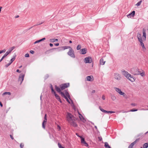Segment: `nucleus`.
Returning <instances> with one entry per match:
<instances>
[{"label":"nucleus","instance_id":"44","mask_svg":"<svg viewBox=\"0 0 148 148\" xmlns=\"http://www.w3.org/2000/svg\"><path fill=\"white\" fill-rule=\"evenodd\" d=\"M45 40V38H42V39L39 40H40V42L44 41V40Z\"/></svg>","mask_w":148,"mask_h":148},{"label":"nucleus","instance_id":"58","mask_svg":"<svg viewBox=\"0 0 148 148\" xmlns=\"http://www.w3.org/2000/svg\"><path fill=\"white\" fill-rule=\"evenodd\" d=\"M10 137L12 139V140H13L14 139V138H13V136H12V135H10Z\"/></svg>","mask_w":148,"mask_h":148},{"label":"nucleus","instance_id":"49","mask_svg":"<svg viewBox=\"0 0 148 148\" xmlns=\"http://www.w3.org/2000/svg\"><path fill=\"white\" fill-rule=\"evenodd\" d=\"M5 58L3 56L2 58H1V59L0 60V62H1L3 60V59Z\"/></svg>","mask_w":148,"mask_h":148},{"label":"nucleus","instance_id":"30","mask_svg":"<svg viewBox=\"0 0 148 148\" xmlns=\"http://www.w3.org/2000/svg\"><path fill=\"white\" fill-rule=\"evenodd\" d=\"M15 48L14 47H11L10 48L9 50L8 51L11 53V51L14 49Z\"/></svg>","mask_w":148,"mask_h":148},{"label":"nucleus","instance_id":"47","mask_svg":"<svg viewBox=\"0 0 148 148\" xmlns=\"http://www.w3.org/2000/svg\"><path fill=\"white\" fill-rule=\"evenodd\" d=\"M44 120H47V114H46L45 115Z\"/></svg>","mask_w":148,"mask_h":148},{"label":"nucleus","instance_id":"22","mask_svg":"<svg viewBox=\"0 0 148 148\" xmlns=\"http://www.w3.org/2000/svg\"><path fill=\"white\" fill-rule=\"evenodd\" d=\"M58 39H57L53 38L50 39V41L51 42H53L56 41H58Z\"/></svg>","mask_w":148,"mask_h":148},{"label":"nucleus","instance_id":"8","mask_svg":"<svg viewBox=\"0 0 148 148\" xmlns=\"http://www.w3.org/2000/svg\"><path fill=\"white\" fill-rule=\"evenodd\" d=\"M122 74L127 78L129 75L130 76V74L127 71L125 70L122 71Z\"/></svg>","mask_w":148,"mask_h":148},{"label":"nucleus","instance_id":"16","mask_svg":"<svg viewBox=\"0 0 148 148\" xmlns=\"http://www.w3.org/2000/svg\"><path fill=\"white\" fill-rule=\"evenodd\" d=\"M80 54H85L86 53V49L84 48L80 50Z\"/></svg>","mask_w":148,"mask_h":148},{"label":"nucleus","instance_id":"45","mask_svg":"<svg viewBox=\"0 0 148 148\" xmlns=\"http://www.w3.org/2000/svg\"><path fill=\"white\" fill-rule=\"evenodd\" d=\"M115 113V112L114 111H108V113L109 114V113H110V114H111V113Z\"/></svg>","mask_w":148,"mask_h":148},{"label":"nucleus","instance_id":"2","mask_svg":"<svg viewBox=\"0 0 148 148\" xmlns=\"http://www.w3.org/2000/svg\"><path fill=\"white\" fill-rule=\"evenodd\" d=\"M61 95L62 97L65 98L69 103H70V102L68 98L69 99H70V96L68 92L67 91L65 90V93L63 92H62Z\"/></svg>","mask_w":148,"mask_h":148},{"label":"nucleus","instance_id":"21","mask_svg":"<svg viewBox=\"0 0 148 148\" xmlns=\"http://www.w3.org/2000/svg\"><path fill=\"white\" fill-rule=\"evenodd\" d=\"M47 120H44L42 123V127L44 129L45 128V125L46 124Z\"/></svg>","mask_w":148,"mask_h":148},{"label":"nucleus","instance_id":"19","mask_svg":"<svg viewBox=\"0 0 148 148\" xmlns=\"http://www.w3.org/2000/svg\"><path fill=\"white\" fill-rule=\"evenodd\" d=\"M105 61H104L103 59V58H101L100 60V64L101 65H103L105 64Z\"/></svg>","mask_w":148,"mask_h":148},{"label":"nucleus","instance_id":"60","mask_svg":"<svg viewBox=\"0 0 148 148\" xmlns=\"http://www.w3.org/2000/svg\"><path fill=\"white\" fill-rule=\"evenodd\" d=\"M49 45L51 47H52L53 46V45L52 43H50Z\"/></svg>","mask_w":148,"mask_h":148},{"label":"nucleus","instance_id":"12","mask_svg":"<svg viewBox=\"0 0 148 148\" xmlns=\"http://www.w3.org/2000/svg\"><path fill=\"white\" fill-rule=\"evenodd\" d=\"M78 114H79V118L80 120L83 122H85L86 121V119L83 116L78 112Z\"/></svg>","mask_w":148,"mask_h":148},{"label":"nucleus","instance_id":"17","mask_svg":"<svg viewBox=\"0 0 148 148\" xmlns=\"http://www.w3.org/2000/svg\"><path fill=\"white\" fill-rule=\"evenodd\" d=\"M146 29H143V36L144 37L145 39L146 38Z\"/></svg>","mask_w":148,"mask_h":148},{"label":"nucleus","instance_id":"13","mask_svg":"<svg viewBox=\"0 0 148 148\" xmlns=\"http://www.w3.org/2000/svg\"><path fill=\"white\" fill-rule=\"evenodd\" d=\"M135 14V11H133L131 13L127 15V17L128 18H131V16L132 17H133L134 16Z\"/></svg>","mask_w":148,"mask_h":148},{"label":"nucleus","instance_id":"27","mask_svg":"<svg viewBox=\"0 0 148 148\" xmlns=\"http://www.w3.org/2000/svg\"><path fill=\"white\" fill-rule=\"evenodd\" d=\"M139 41L140 42L141 45L142 46V48H145V46H144V44H143V42L142 40H141V41L139 40Z\"/></svg>","mask_w":148,"mask_h":148},{"label":"nucleus","instance_id":"6","mask_svg":"<svg viewBox=\"0 0 148 148\" xmlns=\"http://www.w3.org/2000/svg\"><path fill=\"white\" fill-rule=\"evenodd\" d=\"M69 86V83H65L63 84L60 86V87L62 90H63Z\"/></svg>","mask_w":148,"mask_h":148},{"label":"nucleus","instance_id":"23","mask_svg":"<svg viewBox=\"0 0 148 148\" xmlns=\"http://www.w3.org/2000/svg\"><path fill=\"white\" fill-rule=\"evenodd\" d=\"M62 48H63V49L64 50H65V49H71V48H72L70 47V46H65L64 47H62Z\"/></svg>","mask_w":148,"mask_h":148},{"label":"nucleus","instance_id":"57","mask_svg":"<svg viewBox=\"0 0 148 148\" xmlns=\"http://www.w3.org/2000/svg\"><path fill=\"white\" fill-rule=\"evenodd\" d=\"M16 71L17 72L19 73L21 72V71H20L18 69H17V70Z\"/></svg>","mask_w":148,"mask_h":148},{"label":"nucleus","instance_id":"61","mask_svg":"<svg viewBox=\"0 0 148 148\" xmlns=\"http://www.w3.org/2000/svg\"><path fill=\"white\" fill-rule=\"evenodd\" d=\"M0 106L1 107H2V106H3V105H2V103H1V102H0Z\"/></svg>","mask_w":148,"mask_h":148},{"label":"nucleus","instance_id":"48","mask_svg":"<svg viewBox=\"0 0 148 148\" xmlns=\"http://www.w3.org/2000/svg\"><path fill=\"white\" fill-rule=\"evenodd\" d=\"M40 42V40H37L36 41L34 42V44H35L36 43H38L39 42Z\"/></svg>","mask_w":148,"mask_h":148},{"label":"nucleus","instance_id":"63","mask_svg":"<svg viewBox=\"0 0 148 148\" xmlns=\"http://www.w3.org/2000/svg\"><path fill=\"white\" fill-rule=\"evenodd\" d=\"M95 92V90H93L92 91V93H94Z\"/></svg>","mask_w":148,"mask_h":148},{"label":"nucleus","instance_id":"31","mask_svg":"<svg viewBox=\"0 0 148 148\" xmlns=\"http://www.w3.org/2000/svg\"><path fill=\"white\" fill-rule=\"evenodd\" d=\"M142 2V1L140 0L139 2H138V3L136 4V5L137 6H138L140 5Z\"/></svg>","mask_w":148,"mask_h":148},{"label":"nucleus","instance_id":"32","mask_svg":"<svg viewBox=\"0 0 148 148\" xmlns=\"http://www.w3.org/2000/svg\"><path fill=\"white\" fill-rule=\"evenodd\" d=\"M81 48V45H77V49L78 50H80Z\"/></svg>","mask_w":148,"mask_h":148},{"label":"nucleus","instance_id":"20","mask_svg":"<svg viewBox=\"0 0 148 148\" xmlns=\"http://www.w3.org/2000/svg\"><path fill=\"white\" fill-rule=\"evenodd\" d=\"M137 37L138 39V40H140L141 41V40H142V38H141V34L139 33H138L137 34Z\"/></svg>","mask_w":148,"mask_h":148},{"label":"nucleus","instance_id":"36","mask_svg":"<svg viewBox=\"0 0 148 148\" xmlns=\"http://www.w3.org/2000/svg\"><path fill=\"white\" fill-rule=\"evenodd\" d=\"M5 51L6 50L5 49H4L2 50H0V54L2 53H5Z\"/></svg>","mask_w":148,"mask_h":148},{"label":"nucleus","instance_id":"37","mask_svg":"<svg viewBox=\"0 0 148 148\" xmlns=\"http://www.w3.org/2000/svg\"><path fill=\"white\" fill-rule=\"evenodd\" d=\"M134 145L131 143L128 147V148H132L134 146Z\"/></svg>","mask_w":148,"mask_h":148},{"label":"nucleus","instance_id":"53","mask_svg":"<svg viewBox=\"0 0 148 148\" xmlns=\"http://www.w3.org/2000/svg\"><path fill=\"white\" fill-rule=\"evenodd\" d=\"M102 99L103 100H104L105 99V97L104 95H103L102 96Z\"/></svg>","mask_w":148,"mask_h":148},{"label":"nucleus","instance_id":"64","mask_svg":"<svg viewBox=\"0 0 148 148\" xmlns=\"http://www.w3.org/2000/svg\"><path fill=\"white\" fill-rule=\"evenodd\" d=\"M69 42L70 43H72V41H71L70 40L69 41Z\"/></svg>","mask_w":148,"mask_h":148},{"label":"nucleus","instance_id":"33","mask_svg":"<svg viewBox=\"0 0 148 148\" xmlns=\"http://www.w3.org/2000/svg\"><path fill=\"white\" fill-rule=\"evenodd\" d=\"M51 89L52 92L54 94V95L56 93L54 91V90L52 85H51Z\"/></svg>","mask_w":148,"mask_h":148},{"label":"nucleus","instance_id":"54","mask_svg":"<svg viewBox=\"0 0 148 148\" xmlns=\"http://www.w3.org/2000/svg\"><path fill=\"white\" fill-rule=\"evenodd\" d=\"M141 110H148V109H145L144 108H143L141 109Z\"/></svg>","mask_w":148,"mask_h":148},{"label":"nucleus","instance_id":"40","mask_svg":"<svg viewBox=\"0 0 148 148\" xmlns=\"http://www.w3.org/2000/svg\"><path fill=\"white\" fill-rule=\"evenodd\" d=\"M138 110L137 109H133L131 110L130 111V112H134Z\"/></svg>","mask_w":148,"mask_h":148},{"label":"nucleus","instance_id":"15","mask_svg":"<svg viewBox=\"0 0 148 148\" xmlns=\"http://www.w3.org/2000/svg\"><path fill=\"white\" fill-rule=\"evenodd\" d=\"M86 78L87 80L88 81H92L93 80L92 76H88L86 77Z\"/></svg>","mask_w":148,"mask_h":148},{"label":"nucleus","instance_id":"50","mask_svg":"<svg viewBox=\"0 0 148 148\" xmlns=\"http://www.w3.org/2000/svg\"><path fill=\"white\" fill-rule=\"evenodd\" d=\"M99 109L101 111L103 112L104 110L101 108L100 107H99Z\"/></svg>","mask_w":148,"mask_h":148},{"label":"nucleus","instance_id":"43","mask_svg":"<svg viewBox=\"0 0 148 148\" xmlns=\"http://www.w3.org/2000/svg\"><path fill=\"white\" fill-rule=\"evenodd\" d=\"M57 129L58 130H60L61 129L60 127L58 125H57Z\"/></svg>","mask_w":148,"mask_h":148},{"label":"nucleus","instance_id":"51","mask_svg":"<svg viewBox=\"0 0 148 148\" xmlns=\"http://www.w3.org/2000/svg\"><path fill=\"white\" fill-rule=\"evenodd\" d=\"M30 53H31V54H33L34 53V51H32V50H31L30 51Z\"/></svg>","mask_w":148,"mask_h":148},{"label":"nucleus","instance_id":"46","mask_svg":"<svg viewBox=\"0 0 148 148\" xmlns=\"http://www.w3.org/2000/svg\"><path fill=\"white\" fill-rule=\"evenodd\" d=\"M25 57H28L29 56V54L27 53H26L25 54Z\"/></svg>","mask_w":148,"mask_h":148},{"label":"nucleus","instance_id":"26","mask_svg":"<svg viewBox=\"0 0 148 148\" xmlns=\"http://www.w3.org/2000/svg\"><path fill=\"white\" fill-rule=\"evenodd\" d=\"M142 73L138 74H140L141 76L143 77L145 75V72L143 70H142Z\"/></svg>","mask_w":148,"mask_h":148},{"label":"nucleus","instance_id":"59","mask_svg":"<svg viewBox=\"0 0 148 148\" xmlns=\"http://www.w3.org/2000/svg\"><path fill=\"white\" fill-rule=\"evenodd\" d=\"M55 45L56 46H58L59 45V43H56V44H55Z\"/></svg>","mask_w":148,"mask_h":148},{"label":"nucleus","instance_id":"35","mask_svg":"<svg viewBox=\"0 0 148 148\" xmlns=\"http://www.w3.org/2000/svg\"><path fill=\"white\" fill-rule=\"evenodd\" d=\"M15 60V57H14V58H12L10 60V62L11 63H12L13 62L14 60Z\"/></svg>","mask_w":148,"mask_h":148},{"label":"nucleus","instance_id":"39","mask_svg":"<svg viewBox=\"0 0 148 148\" xmlns=\"http://www.w3.org/2000/svg\"><path fill=\"white\" fill-rule=\"evenodd\" d=\"M139 140V139H137L134 142H133L132 143L134 145Z\"/></svg>","mask_w":148,"mask_h":148},{"label":"nucleus","instance_id":"55","mask_svg":"<svg viewBox=\"0 0 148 148\" xmlns=\"http://www.w3.org/2000/svg\"><path fill=\"white\" fill-rule=\"evenodd\" d=\"M99 139L100 141H101L102 140V138L101 137H99Z\"/></svg>","mask_w":148,"mask_h":148},{"label":"nucleus","instance_id":"1","mask_svg":"<svg viewBox=\"0 0 148 148\" xmlns=\"http://www.w3.org/2000/svg\"><path fill=\"white\" fill-rule=\"evenodd\" d=\"M66 118L68 122L72 126L76 127L77 125L75 122V119L74 116L71 114L67 113Z\"/></svg>","mask_w":148,"mask_h":148},{"label":"nucleus","instance_id":"9","mask_svg":"<svg viewBox=\"0 0 148 148\" xmlns=\"http://www.w3.org/2000/svg\"><path fill=\"white\" fill-rule=\"evenodd\" d=\"M79 137L81 138V143L82 144H84L85 145L86 147H88V144L86 143V142L85 141L84 139L82 138V136H79Z\"/></svg>","mask_w":148,"mask_h":148},{"label":"nucleus","instance_id":"10","mask_svg":"<svg viewBox=\"0 0 148 148\" xmlns=\"http://www.w3.org/2000/svg\"><path fill=\"white\" fill-rule=\"evenodd\" d=\"M127 78L131 82H134L135 80V79L134 77L130 74V76L129 75Z\"/></svg>","mask_w":148,"mask_h":148},{"label":"nucleus","instance_id":"56","mask_svg":"<svg viewBox=\"0 0 148 148\" xmlns=\"http://www.w3.org/2000/svg\"><path fill=\"white\" fill-rule=\"evenodd\" d=\"M103 112H104V113H108V111H107L105 110H104Z\"/></svg>","mask_w":148,"mask_h":148},{"label":"nucleus","instance_id":"25","mask_svg":"<svg viewBox=\"0 0 148 148\" xmlns=\"http://www.w3.org/2000/svg\"><path fill=\"white\" fill-rule=\"evenodd\" d=\"M104 146L106 148H111V147L108 145L107 142L105 143Z\"/></svg>","mask_w":148,"mask_h":148},{"label":"nucleus","instance_id":"29","mask_svg":"<svg viewBox=\"0 0 148 148\" xmlns=\"http://www.w3.org/2000/svg\"><path fill=\"white\" fill-rule=\"evenodd\" d=\"M10 53L8 51L3 56L5 58V57H6Z\"/></svg>","mask_w":148,"mask_h":148},{"label":"nucleus","instance_id":"5","mask_svg":"<svg viewBox=\"0 0 148 148\" xmlns=\"http://www.w3.org/2000/svg\"><path fill=\"white\" fill-rule=\"evenodd\" d=\"M84 61L86 63H90L92 62V60L91 57H88L85 58Z\"/></svg>","mask_w":148,"mask_h":148},{"label":"nucleus","instance_id":"62","mask_svg":"<svg viewBox=\"0 0 148 148\" xmlns=\"http://www.w3.org/2000/svg\"><path fill=\"white\" fill-rule=\"evenodd\" d=\"M95 128L96 130H97H97H98V129H97V127L96 126H95Z\"/></svg>","mask_w":148,"mask_h":148},{"label":"nucleus","instance_id":"24","mask_svg":"<svg viewBox=\"0 0 148 148\" xmlns=\"http://www.w3.org/2000/svg\"><path fill=\"white\" fill-rule=\"evenodd\" d=\"M11 95V93L10 92H4L2 95L3 96L5 95Z\"/></svg>","mask_w":148,"mask_h":148},{"label":"nucleus","instance_id":"34","mask_svg":"<svg viewBox=\"0 0 148 148\" xmlns=\"http://www.w3.org/2000/svg\"><path fill=\"white\" fill-rule=\"evenodd\" d=\"M111 99L112 100H115L116 99V97L115 96L113 95L111 96Z\"/></svg>","mask_w":148,"mask_h":148},{"label":"nucleus","instance_id":"3","mask_svg":"<svg viewBox=\"0 0 148 148\" xmlns=\"http://www.w3.org/2000/svg\"><path fill=\"white\" fill-rule=\"evenodd\" d=\"M114 88L120 95H123L125 98H127V96L126 95L124 92H122L121 89L117 87H114Z\"/></svg>","mask_w":148,"mask_h":148},{"label":"nucleus","instance_id":"14","mask_svg":"<svg viewBox=\"0 0 148 148\" xmlns=\"http://www.w3.org/2000/svg\"><path fill=\"white\" fill-rule=\"evenodd\" d=\"M55 88L56 90L59 92L61 94V92H61V88H60L59 87L57 86H55Z\"/></svg>","mask_w":148,"mask_h":148},{"label":"nucleus","instance_id":"28","mask_svg":"<svg viewBox=\"0 0 148 148\" xmlns=\"http://www.w3.org/2000/svg\"><path fill=\"white\" fill-rule=\"evenodd\" d=\"M143 146V148H147L148 147V143H145Z\"/></svg>","mask_w":148,"mask_h":148},{"label":"nucleus","instance_id":"41","mask_svg":"<svg viewBox=\"0 0 148 148\" xmlns=\"http://www.w3.org/2000/svg\"><path fill=\"white\" fill-rule=\"evenodd\" d=\"M11 64V63L10 62V63H8V64H6L5 65V66L6 67H7L9 66Z\"/></svg>","mask_w":148,"mask_h":148},{"label":"nucleus","instance_id":"11","mask_svg":"<svg viewBox=\"0 0 148 148\" xmlns=\"http://www.w3.org/2000/svg\"><path fill=\"white\" fill-rule=\"evenodd\" d=\"M25 75L23 74H21L19 76V81H21V83L23 81L24 77Z\"/></svg>","mask_w":148,"mask_h":148},{"label":"nucleus","instance_id":"18","mask_svg":"<svg viewBox=\"0 0 148 148\" xmlns=\"http://www.w3.org/2000/svg\"><path fill=\"white\" fill-rule=\"evenodd\" d=\"M55 96L56 97V98L61 103L62 101L60 99V97L56 93L54 94Z\"/></svg>","mask_w":148,"mask_h":148},{"label":"nucleus","instance_id":"42","mask_svg":"<svg viewBox=\"0 0 148 148\" xmlns=\"http://www.w3.org/2000/svg\"><path fill=\"white\" fill-rule=\"evenodd\" d=\"M20 146L21 148H23L24 146V144L22 143H21L20 144Z\"/></svg>","mask_w":148,"mask_h":148},{"label":"nucleus","instance_id":"38","mask_svg":"<svg viewBox=\"0 0 148 148\" xmlns=\"http://www.w3.org/2000/svg\"><path fill=\"white\" fill-rule=\"evenodd\" d=\"M58 145L59 148H64L63 147L61 146V145L59 143H58Z\"/></svg>","mask_w":148,"mask_h":148},{"label":"nucleus","instance_id":"7","mask_svg":"<svg viewBox=\"0 0 148 148\" xmlns=\"http://www.w3.org/2000/svg\"><path fill=\"white\" fill-rule=\"evenodd\" d=\"M114 78L117 80H120L121 78V75L117 73H114Z\"/></svg>","mask_w":148,"mask_h":148},{"label":"nucleus","instance_id":"4","mask_svg":"<svg viewBox=\"0 0 148 148\" xmlns=\"http://www.w3.org/2000/svg\"><path fill=\"white\" fill-rule=\"evenodd\" d=\"M67 54L72 58H75V57L74 51L72 48L69 49V51L67 53Z\"/></svg>","mask_w":148,"mask_h":148},{"label":"nucleus","instance_id":"52","mask_svg":"<svg viewBox=\"0 0 148 148\" xmlns=\"http://www.w3.org/2000/svg\"><path fill=\"white\" fill-rule=\"evenodd\" d=\"M131 105L135 106L136 105V104L135 103H132L131 104Z\"/></svg>","mask_w":148,"mask_h":148}]
</instances>
